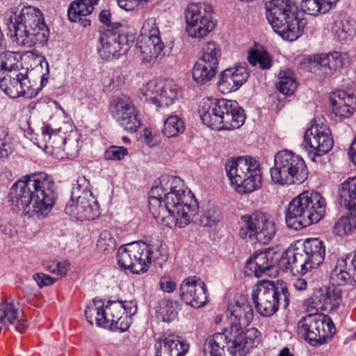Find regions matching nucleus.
Instances as JSON below:
<instances>
[{
  "mask_svg": "<svg viewBox=\"0 0 356 356\" xmlns=\"http://www.w3.org/2000/svg\"><path fill=\"white\" fill-rule=\"evenodd\" d=\"M105 315L104 304L102 300L94 299L85 310V316L88 322L90 325L95 323L99 327H108V321H106Z\"/></svg>",
  "mask_w": 356,
  "mask_h": 356,
  "instance_id": "72a5a7b5",
  "label": "nucleus"
},
{
  "mask_svg": "<svg viewBox=\"0 0 356 356\" xmlns=\"http://www.w3.org/2000/svg\"><path fill=\"white\" fill-rule=\"evenodd\" d=\"M200 207L199 202H149L154 218L170 228H184L189 225Z\"/></svg>",
  "mask_w": 356,
  "mask_h": 356,
  "instance_id": "0eeeda50",
  "label": "nucleus"
},
{
  "mask_svg": "<svg viewBox=\"0 0 356 356\" xmlns=\"http://www.w3.org/2000/svg\"><path fill=\"white\" fill-rule=\"evenodd\" d=\"M111 17L109 10H103L99 14V21L106 29L100 32L98 54L102 59L106 60L118 58L125 54L135 39L133 27L120 22H111Z\"/></svg>",
  "mask_w": 356,
  "mask_h": 356,
  "instance_id": "f03ea898",
  "label": "nucleus"
},
{
  "mask_svg": "<svg viewBox=\"0 0 356 356\" xmlns=\"http://www.w3.org/2000/svg\"><path fill=\"white\" fill-rule=\"evenodd\" d=\"M302 317L298 324V332L310 344H322L335 332L332 319L317 312Z\"/></svg>",
  "mask_w": 356,
  "mask_h": 356,
  "instance_id": "f8f14e48",
  "label": "nucleus"
},
{
  "mask_svg": "<svg viewBox=\"0 0 356 356\" xmlns=\"http://www.w3.org/2000/svg\"><path fill=\"white\" fill-rule=\"evenodd\" d=\"M113 116L125 131L134 133L140 128L141 120L133 102L127 97L115 100L112 109Z\"/></svg>",
  "mask_w": 356,
  "mask_h": 356,
  "instance_id": "dca6fc26",
  "label": "nucleus"
},
{
  "mask_svg": "<svg viewBox=\"0 0 356 356\" xmlns=\"http://www.w3.org/2000/svg\"><path fill=\"white\" fill-rule=\"evenodd\" d=\"M0 88L11 98L24 96L29 88L27 72L12 73L8 77L0 72Z\"/></svg>",
  "mask_w": 356,
  "mask_h": 356,
  "instance_id": "5701e85b",
  "label": "nucleus"
},
{
  "mask_svg": "<svg viewBox=\"0 0 356 356\" xmlns=\"http://www.w3.org/2000/svg\"><path fill=\"white\" fill-rule=\"evenodd\" d=\"M305 143L310 148L316 150L312 161H315L316 156H321L328 153L334 145L331 131L327 124L314 122L307 129L304 135Z\"/></svg>",
  "mask_w": 356,
  "mask_h": 356,
  "instance_id": "f3484780",
  "label": "nucleus"
},
{
  "mask_svg": "<svg viewBox=\"0 0 356 356\" xmlns=\"http://www.w3.org/2000/svg\"><path fill=\"white\" fill-rule=\"evenodd\" d=\"M138 48L144 59L150 61L161 54L164 44L160 37L145 36L138 44Z\"/></svg>",
  "mask_w": 356,
  "mask_h": 356,
  "instance_id": "473e14b6",
  "label": "nucleus"
},
{
  "mask_svg": "<svg viewBox=\"0 0 356 356\" xmlns=\"http://www.w3.org/2000/svg\"><path fill=\"white\" fill-rule=\"evenodd\" d=\"M309 70L317 76L327 77L331 76L329 58L327 54H319L309 58Z\"/></svg>",
  "mask_w": 356,
  "mask_h": 356,
  "instance_id": "58836bf2",
  "label": "nucleus"
},
{
  "mask_svg": "<svg viewBox=\"0 0 356 356\" xmlns=\"http://www.w3.org/2000/svg\"><path fill=\"white\" fill-rule=\"evenodd\" d=\"M341 303V291L336 286L321 288L312 297L305 301L308 312L319 311H334Z\"/></svg>",
  "mask_w": 356,
  "mask_h": 356,
  "instance_id": "2eb2a0df",
  "label": "nucleus"
},
{
  "mask_svg": "<svg viewBox=\"0 0 356 356\" xmlns=\"http://www.w3.org/2000/svg\"><path fill=\"white\" fill-rule=\"evenodd\" d=\"M252 298L257 312L262 316L269 317L278 311L280 306L287 308L290 293L286 286L262 280L254 285Z\"/></svg>",
  "mask_w": 356,
  "mask_h": 356,
  "instance_id": "6e6552de",
  "label": "nucleus"
},
{
  "mask_svg": "<svg viewBox=\"0 0 356 356\" xmlns=\"http://www.w3.org/2000/svg\"><path fill=\"white\" fill-rule=\"evenodd\" d=\"M131 243L132 252L135 263L134 273L141 274L146 273L149 268V257L148 244L143 241Z\"/></svg>",
  "mask_w": 356,
  "mask_h": 356,
  "instance_id": "7c9ffc66",
  "label": "nucleus"
},
{
  "mask_svg": "<svg viewBox=\"0 0 356 356\" xmlns=\"http://www.w3.org/2000/svg\"><path fill=\"white\" fill-rule=\"evenodd\" d=\"M259 219V212L242 216L241 220L243 225L239 229V236L242 238H255L257 241Z\"/></svg>",
  "mask_w": 356,
  "mask_h": 356,
  "instance_id": "4c0bfd02",
  "label": "nucleus"
},
{
  "mask_svg": "<svg viewBox=\"0 0 356 356\" xmlns=\"http://www.w3.org/2000/svg\"><path fill=\"white\" fill-rule=\"evenodd\" d=\"M217 72V68L198 60L193 68V78L194 81L201 85L205 84L213 78Z\"/></svg>",
  "mask_w": 356,
  "mask_h": 356,
  "instance_id": "c9c22d12",
  "label": "nucleus"
},
{
  "mask_svg": "<svg viewBox=\"0 0 356 356\" xmlns=\"http://www.w3.org/2000/svg\"><path fill=\"white\" fill-rule=\"evenodd\" d=\"M203 213L200 216V223L204 227H211L216 224V218L211 214L210 210L207 211H202Z\"/></svg>",
  "mask_w": 356,
  "mask_h": 356,
  "instance_id": "69168bd1",
  "label": "nucleus"
},
{
  "mask_svg": "<svg viewBox=\"0 0 356 356\" xmlns=\"http://www.w3.org/2000/svg\"><path fill=\"white\" fill-rule=\"evenodd\" d=\"M44 22L42 12L37 8L33 6H26L22 9L19 15L15 16L13 19L10 18V22L8 27L10 31L13 29L14 34L12 36L15 39L23 38L22 36L25 33H28L27 29Z\"/></svg>",
  "mask_w": 356,
  "mask_h": 356,
  "instance_id": "6ab92c4d",
  "label": "nucleus"
},
{
  "mask_svg": "<svg viewBox=\"0 0 356 356\" xmlns=\"http://www.w3.org/2000/svg\"><path fill=\"white\" fill-rule=\"evenodd\" d=\"M285 254L287 268L305 275L323 262L325 248L323 241L311 238L305 240L300 247L288 249Z\"/></svg>",
  "mask_w": 356,
  "mask_h": 356,
  "instance_id": "1a4fd4ad",
  "label": "nucleus"
},
{
  "mask_svg": "<svg viewBox=\"0 0 356 356\" xmlns=\"http://www.w3.org/2000/svg\"><path fill=\"white\" fill-rule=\"evenodd\" d=\"M131 252V243L122 245L118 250L117 260L120 268L129 269L134 273L135 263Z\"/></svg>",
  "mask_w": 356,
  "mask_h": 356,
  "instance_id": "09e8293b",
  "label": "nucleus"
},
{
  "mask_svg": "<svg viewBox=\"0 0 356 356\" xmlns=\"http://www.w3.org/2000/svg\"><path fill=\"white\" fill-rule=\"evenodd\" d=\"M339 200H356V177L344 181L338 191Z\"/></svg>",
  "mask_w": 356,
  "mask_h": 356,
  "instance_id": "864d4df0",
  "label": "nucleus"
},
{
  "mask_svg": "<svg viewBox=\"0 0 356 356\" xmlns=\"http://www.w3.org/2000/svg\"><path fill=\"white\" fill-rule=\"evenodd\" d=\"M327 54L329 65L331 70V76L337 71H339L349 63L347 54L340 51H333Z\"/></svg>",
  "mask_w": 356,
  "mask_h": 356,
  "instance_id": "4d7b16f0",
  "label": "nucleus"
},
{
  "mask_svg": "<svg viewBox=\"0 0 356 356\" xmlns=\"http://www.w3.org/2000/svg\"><path fill=\"white\" fill-rule=\"evenodd\" d=\"M330 26L334 38L341 42L350 40L355 33L354 24L341 13L332 15Z\"/></svg>",
  "mask_w": 356,
  "mask_h": 356,
  "instance_id": "c756f323",
  "label": "nucleus"
},
{
  "mask_svg": "<svg viewBox=\"0 0 356 356\" xmlns=\"http://www.w3.org/2000/svg\"><path fill=\"white\" fill-rule=\"evenodd\" d=\"M123 306L124 314L127 316L128 319L129 316L134 315L136 312V305L134 301H122Z\"/></svg>",
  "mask_w": 356,
  "mask_h": 356,
  "instance_id": "774afa93",
  "label": "nucleus"
},
{
  "mask_svg": "<svg viewBox=\"0 0 356 356\" xmlns=\"http://www.w3.org/2000/svg\"><path fill=\"white\" fill-rule=\"evenodd\" d=\"M22 54L18 51H6L0 54L1 72L16 73L22 67Z\"/></svg>",
  "mask_w": 356,
  "mask_h": 356,
  "instance_id": "e433bc0d",
  "label": "nucleus"
},
{
  "mask_svg": "<svg viewBox=\"0 0 356 356\" xmlns=\"http://www.w3.org/2000/svg\"><path fill=\"white\" fill-rule=\"evenodd\" d=\"M225 170L231 184L241 193H250L261 186L260 165L250 156L228 160Z\"/></svg>",
  "mask_w": 356,
  "mask_h": 356,
  "instance_id": "423d86ee",
  "label": "nucleus"
},
{
  "mask_svg": "<svg viewBox=\"0 0 356 356\" xmlns=\"http://www.w3.org/2000/svg\"><path fill=\"white\" fill-rule=\"evenodd\" d=\"M97 247L99 252L106 254H109L116 248L115 239L110 232L104 230L99 234Z\"/></svg>",
  "mask_w": 356,
  "mask_h": 356,
  "instance_id": "5fc2aeb1",
  "label": "nucleus"
},
{
  "mask_svg": "<svg viewBox=\"0 0 356 356\" xmlns=\"http://www.w3.org/2000/svg\"><path fill=\"white\" fill-rule=\"evenodd\" d=\"M162 89V84L155 80L148 81L141 89L140 99L145 102L158 104L160 91Z\"/></svg>",
  "mask_w": 356,
  "mask_h": 356,
  "instance_id": "a18cd8bd",
  "label": "nucleus"
},
{
  "mask_svg": "<svg viewBox=\"0 0 356 356\" xmlns=\"http://www.w3.org/2000/svg\"><path fill=\"white\" fill-rule=\"evenodd\" d=\"M185 125L178 115H170L163 123L162 134L167 138L177 137L184 133Z\"/></svg>",
  "mask_w": 356,
  "mask_h": 356,
  "instance_id": "37998d69",
  "label": "nucleus"
},
{
  "mask_svg": "<svg viewBox=\"0 0 356 356\" xmlns=\"http://www.w3.org/2000/svg\"><path fill=\"white\" fill-rule=\"evenodd\" d=\"M178 313V303L170 299L163 298L159 300L156 309L158 318L163 322H170L176 318Z\"/></svg>",
  "mask_w": 356,
  "mask_h": 356,
  "instance_id": "ea45409f",
  "label": "nucleus"
},
{
  "mask_svg": "<svg viewBox=\"0 0 356 356\" xmlns=\"http://www.w3.org/2000/svg\"><path fill=\"white\" fill-rule=\"evenodd\" d=\"M266 18L283 39L294 41L303 33L306 19L292 0H271L266 4Z\"/></svg>",
  "mask_w": 356,
  "mask_h": 356,
  "instance_id": "7ed1b4c3",
  "label": "nucleus"
},
{
  "mask_svg": "<svg viewBox=\"0 0 356 356\" xmlns=\"http://www.w3.org/2000/svg\"><path fill=\"white\" fill-rule=\"evenodd\" d=\"M155 356H184L189 345L175 334H164L155 339Z\"/></svg>",
  "mask_w": 356,
  "mask_h": 356,
  "instance_id": "4be33fe9",
  "label": "nucleus"
},
{
  "mask_svg": "<svg viewBox=\"0 0 356 356\" xmlns=\"http://www.w3.org/2000/svg\"><path fill=\"white\" fill-rule=\"evenodd\" d=\"M68 263L67 261H58L54 262V270H53V274H56L60 276H64L67 274L68 270Z\"/></svg>",
  "mask_w": 356,
  "mask_h": 356,
  "instance_id": "338daca9",
  "label": "nucleus"
},
{
  "mask_svg": "<svg viewBox=\"0 0 356 356\" xmlns=\"http://www.w3.org/2000/svg\"><path fill=\"white\" fill-rule=\"evenodd\" d=\"M213 9L204 3H191L185 9L186 31L191 38L202 39L216 26L213 17Z\"/></svg>",
  "mask_w": 356,
  "mask_h": 356,
  "instance_id": "9b49d317",
  "label": "nucleus"
},
{
  "mask_svg": "<svg viewBox=\"0 0 356 356\" xmlns=\"http://www.w3.org/2000/svg\"><path fill=\"white\" fill-rule=\"evenodd\" d=\"M142 33L147 37H160V32L154 17L145 20L142 27Z\"/></svg>",
  "mask_w": 356,
  "mask_h": 356,
  "instance_id": "052dcab7",
  "label": "nucleus"
},
{
  "mask_svg": "<svg viewBox=\"0 0 356 356\" xmlns=\"http://www.w3.org/2000/svg\"><path fill=\"white\" fill-rule=\"evenodd\" d=\"M108 327L111 330L124 332L129 327V319L124 314L122 301H108L104 305Z\"/></svg>",
  "mask_w": 356,
  "mask_h": 356,
  "instance_id": "b1692460",
  "label": "nucleus"
},
{
  "mask_svg": "<svg viewBox=\"0 0 356 356\" xmlns=\"http://www.w3.org/2000/svg\"><path fill=\"white\" fill-rule=\"evenodd\" d=\"M54 202L47 204V202H27L24 207V214L29 218H44L52 209Z\"/></svg>",
  "mask_w": 356,
  "mask_h": 356,
  "instance_id": "79ce46f5",
  "label": "nucleus"
},
{
  "mask_svg": "<svg viewBox=\"0 0 356 356\" xmlns=\"http://www.w3.org/2000/svg\"><path fill=\"white\" fill-rule=\"evenodd\" d=\"M149 197L152 200H193L195 195L180 177L162 175L154 181L149 191Z\"/></svg>",
  "mask_w": 356,
  "mask_h": 356,
  "instance_id": "ddd939ff",
  "label": "nucleus"
},
{
  "mask_svg": "<svg viewBox=\"0 0 356 356\" xmlns=\"http://www.w3.org/2000/svg\"><path fill=\"white\" fill-rule=\"evenodd\" d=\"M323 199V197L320 192L316 190L309 189L304 191L293 197L292 200H322Z\"/></svg>",
  "mask_w": 356,
  "mask_h": 356,
  "instance_id": "680f3d73",
  "label": "nucleus"
},
{
  "mask_svg": "<svg viewBox=\"0 0 356 356\" xmlns=\"http://www.w3.org/2000/svg\"><path fill=\"white\" fill-rule=\"evenodd\" d=\"M249 77V72L245 65H238L223 70L219 75L218 86L223 94L237 90Z\"/></svg>",
  "mask_w": 356,
  "mask_h": 356,
  "instance_id": "412c9836",
  "label": "nucleus"
},
{
  "mask_svg": "<svg viewBox=\"0 0 356 356\" xmlns=\"http://www.w3.org/2000/svg\"><path fill=\"white\" fill-rule=\"evenodd\" d=\"M356 230V223L348 216H342L334 223L333 233L339 236L351 234Z\"/></svg>",
  "mask_w": 356,
  "mask_h": 356,
  "instance_id": "8fccbe9b",
  "label": "nucleus"
},
{
  "mask_svg": "<svg viewBox=\"0 0 356 356\" xmlns=\"http://www.w3.org/2000/svg\"><path fill=\"white\" fill-rule=\"evenodd\" d=\"M298 83L292 70L287 69L279 74L277 90L285 95H291L296 90Z\"/></svg>",
  "mask_w": 356,
  "mask_h": 356,
  "instance_id": "a19ab883",
  "label": "nucleus"
},
{
  "mask_svg": "<svg viewBox=\"0 0 356 356\" xmlns=\"http://www.w3.org/2000/svg\"><path fill=\"white\" fill-rule=\"evenodd\" d=\"M180 299L194 308H201L209 301V293L205 283L196 276L185 278L179 288Z\"/></svg>",
  "mask_w": 356,
  "mask_h": 356,
  "instance_id": "4468645a",
  "label": "nucleus"
},
{
  "mask_svg": "<svg viewBox=\"0 0 356 356\" xmlns=\"http://www.w3.org/2000/svg\"><path fill=\"white\" fill-rule=\"evenodd\" d=\"M10 200H56L57 189L47 174H30L14 183L9 192Z\"/></svg>",
  "mask_w": 356,
  "mask_h": 356,
  "instance_id": "39448f33",
  "label": "nucleus"
},
{
  "mask_svg": "<svg viewBox=\"0 0 356 356\" xmlns=\"http://www.w3.org/2000/svg\"><path fill=\"white\" fill-rule=\"evenodd\" d=\"M160 289L164 293H172L177 287L175 282L170 277L162 276L159 282Z\"/></svg>",
  "mask_w": 356,
  "mask_h": 356,
  "instance_id": "0e129e2a",
  "label": "nucleus"
},
{
  "mask_svg": "<svg viewBox=\"0 0 356 356\" xmlns=\"http://www.w3.org/2000/svg\"><path fill=\"white\" fill-rule=\"evenodd\" d=\"M221 55L220 47L213 42H208L202 48V55L199 60L218 68V60Z\"/></svg>",
  "mask_w": 356,
  "mask_h": 356,
  "instance_id": "49530a36",
  "label": "nucleus"
},
{
  "mask_svg": "<svg viewBox=\"0 0 356 356\" xmlns=\"http://www.w3.org/2000/svg\"><path fill=\"white\" fill-rule=\"evenodd\" d=\"M348 259L349 257L339 259L332 267L330 275L332 286L355 284L352 271L348 269Z\"/></svg>",
  "mask_w": 356,
  "mask_h": 356,
  "instance_id": "2f4dec72",
  "label": "nucleus"
},
{
  "mask_svg": "<svg viewBox=\"0 0 356 356\" xmlns=\"http://www.w3.org/2000/svg\"><path fill=\"white\" fill-rule=\"evenodd\" d=\"M248 60L252 66L259 64L261 70L270 69L273 63L272 58L266 51H251L248 55Z\"/></svg>",
  "mask_w": 356,
  "mask_h": 356,
  "instance_id": "603ef678",
  "label": "nucleus"
},
{
  "mask_svg": "<svg viewBox=\"0 0 356 356\" xmlns=\"http://www.w3.org/2000/svg\"><path fill=\"white\" fill-rule=\"evenodd\" d=\"M199 113L205 125L216 130L238 129L245 120L244 110L238 104L225 99L203 100Z\"/></svg>",
  "mask_w": 356,
  "mask_h": 356,
  "instance_id": "20e7f679",
  "label": "nucleus"
},
{
  "mask_svg": "<svg viewBox=\"0 0 356 356\" xmlns=\"http://www.w3.org/2000/svg\"><path fill=\"white\" fill-rule=\"evenodd\" d=\"M44 22L42 12L37 8L33 6H26L22 9L19 15L15 16L13 19L10 18V22L8 27L10 31L13 29L14 34L12 36L15 39L23 38L22 36L25 33H28L27 29Z\"/></svg>",
  "mask_w": 356,
  "mask_h": 356,
  "instance_id": "aec40b11",
  "label": "nucleus"
},
{
  "mask_svg": "<svg viewBox=\"0 0 356 356\" xmlns=\"http://www.w3.org/2000/svg\"><path fill=\"white\" fill-rule=\"evenodd\" d=\"M98 0H76L72 1L67 10V16L72 22H78L83 27L90 25V20L86 17L92 13L94 5Z\"/></svg>",
  "mask_w": 356,
  "mask_h": 356,
  "instance_id": "a878e982",
  "label": "nucleus"
},
{
  "mask_svg": "<svg viewBox=\"0 0 356 356\" xmlns=\"http://www.w3.org/2000/svg\"><path fill=\"white\" fill-rule=\"evenodd\" d=\"M301 8L304 13L314 16L330 10L329 6L325 5L323 0H302Z\"/></svg>",
  "mask_w": 356,
  "mask_h": 356,
  "instance_id": "6e6d98bb",
  "label": "nucleus"
},
{
  "mask_svg": "<svg viewBox=\"0 0 356 356\" xmlns=\"http://www.w3.org/2000/svg\"><path fill=\"white\" fill-rule=\"evenodd\" d=\"M274 166L270 168L273 181L280 185L301 184L308 177V169L305 161L295 153L284 149L278 152L274 158Z\"/></svg>",
  "mask_w": 356,
  "mask_h": 356,
  "instance_id": "9d476101",
  "label": "nucleus"
},
{
  "mask_svg": "<svg viewBox=\"0 0 356 356\" xmlns=\"http://www.w3.org/2000/svg\"><path fill=\"white\" fill-rule=\"evenodd\" d=\"M278 259L279 256L272 251L260 252L250 257L246 262L245 268L256 277H259L274 267Z\"/></svg>",
  "mask_w": 356,
  "mask_h": 356,
  "instance_id": "393cba45",
  "label": "nucleus"
},
{
  "mask_svg": "<svg viewBox=\"0 0 356 356\" xmlns=\"http://www.w3.org/2000/svg\"><path fill=\"white\" fill-rule=\"evenodd\" d=\"M306 203L314 202H290L286 213V226L295 230L307 227Z\"/></svg>",
  "mask_w": 356,
  "mask_h": 356,
  "instance_id": "cd10ccee",
  "label": "nucleus"
},
{
  "mask_svg": "<svg viewBox=\"0 0 356 356\" xmlns=\"http://www.w3.org/2000/svg\"><path fill=\"white\" fill-rule=\"evenodd\" d=\"M128 154L127 148L122 146L113 145L109 147L104 153V158L106 160L120 161Z\"/></svg>",
  "mask_w": 356,
  "mask_h": 356,
  "instance_id": "13d9d810",
  "label": "nucleus"
},
{
  "mask_svg": "<svg viewBox=\"0 0 356 356\" xmlns=\"http://www.w3.org/2000/svg\"><path fill=\"white\" fill-rule=\"evenodd\" d=\"M179 92V90L176 85L165 84L164 86H162L156 106H168L172 104L177 99Z\"/></svg>",
  "mask_w": 356,
  "mask_h": 356,
  "instance_id": "3c124183",
  "label": "nucleus"
},
{
  "mask_svg": "<svg viewBox=\"0 0 356 356\" xmlns=\"http://www.w3.org/2000/svg\"><path fill=\"white\" fill-rule=\"evenodd\" d=\"M259 218L257 241L267 244L275 235V224L266 213L259 212Z\"/></svg>",
  "mask_w": 356,
  "mask_h": 356,
  "instance_id": "f704fd0d",
  "label": "nucleus"
},
{
  "mask_svg": "<svg viewBox=\"0 0 356 356\" xmlns=\"http://www.w3.org/2000/svg\"><path fill=\"white\" fill-rule=\"evenodd\" d=\"M27 31H29L28 33L22 35L23 38L19 37L15 40L17 44L32 47L37 44L43 46L47 42L49 38V29L44 22L39 23Z\"/></svg>",
  "mask_w": 356,
  "mask_h": 356,
  "instance_id": "c85d7f7f",
  "label": "nucleus"
},
{
  "mask_svg": "<svg viewBox=\"0 0 356 356\" xmlns=\"http://www.w3.org/2000/svg\"><path fill=\"white\" fill-rule=\"evenodd\" d=\"M149 264L152 261L156 262L159 266L166 261L168 258L167 245L161 241L157 240L152 244H148Z\"/></svg>",
  "mask_w": 356,
  "mask_h": 356,
  "instance_id": "de8ad7c7",
  "label": "nucleus"
},
{
  "mask_svg": "<svg viewBox=\"0 0 356 356\" xmlns=\"http://www.w3.org/2000/svg\"><path fill=\"white\" fill-rule=\"evenodd\" d=\"M330 100L332 118L336 121L349 118L356 110V90H337L332 93Z\"/></svg>",
  "mask_w": 356,
  "mask_h": 356,
  "instance_id": "a211bd4d",
  "label": "nucleus"
},
{
  "mask_svg": "<svg viewBox=\"0 0 356 356\" xmlns=\"http://www.w3.org/2000/svg\"><path fill=\"white\" fill-rule=\"evenodd\" d=\"M306 203L307 227L318 222L325 214V202H314Z\"/></svg>",
  "mask_w": 356,
  "mask_h": 356,
  "instance_id": "c03bdc74",
  "label": "nucleus"
},
{
  "mask_svg": "<svg viewBox=\"0 0 356 356\" xmlns=\"http://www.w3.org/2000/svg\"><path fill=\"white\" fill-rule=\"evenodd\" d=\"M13 149V145L8 134L0 129V158L8 157Z\"/></svg>",
  "mask_w": 356,
  "mask_h": 356,
  "instance_id": "bf43d9fd",
  "label": "nucleus"
},
{
  "mask_svg": "<svg viewBox=\"0 0 356 356\" xmlns=\"http://www.w3.org/2000/svg\"><path fill=\"white\" fill-rule=\"evenodd\" d=\"M229 326L207 339L211 356H245L247 352L261 342V333L252 327L244 330L254 317L251 305L236 302L229 309Z\"/></svg>",
  "mask_w": 356,
  "mask_h": 356,
  "instance_id": "f257e3e1",
  "label": "nucleus"
},
{
  "mask_svg": "<svg viewBox=\"0 0 356 356\" xmlns=\"http://www.w3.org/2000/svg\"><path fill=\"white\" fill-rule=\"evenodd\" d=\"M33 278L36 282L39 288L50 286L53 284L56 280L50 275H46L43 273H37L33 274Z\"/></svg>",
  "mask_w": 356,
  "mask_h": 356,
  "instance_id": "e2e57ef3",
  "label": "nucleus"
},
{
  "mask_svg": "<svg viewBox=\"0 0 356 356\" xmlns=\"http://www.w3.org/2000/svg\"><path fill=\"white\" fill-rule=\"evenodd\" d=\"M65 211L81 221L92 220L99 215L98 202H70Z\"/></svg>",
  "mask_w": 356,
  "mask_h": 356,
  "instance_id": "bb28decb",
  "label": "nucleus"
}]
</instances>
